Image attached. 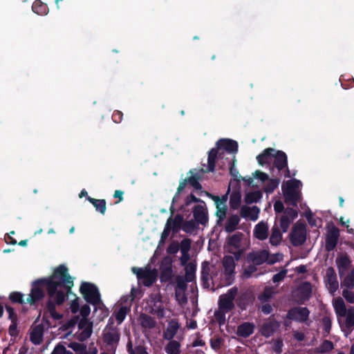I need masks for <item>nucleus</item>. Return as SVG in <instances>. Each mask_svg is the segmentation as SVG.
<instances>
[{
    "mask_svg": "<svg viewBox=\"0 0 354 354\" xmlns=\"http://www.w3.org/2000/svg\"><path fill=\"white\" fill-rule=\"evenodd\" d=\"M274 293V290L272 288H266L263 292L259 296V299L262 302L266 301L272 297Z\"/></svg>",
    "mask_w": 354,
    "mask_h": 354,
    "instance_id": "a19ab883",
    "label": "nucleus"
},
{
    "mask_svg": "<svg viewBox=\"0 0 354 354\" xmlns=\"http://www.w3.org/2000/svg\"><path fill=\"white\" fill-rule=\"evenodd\" d=\"M194 217L198 223L205 225L207 222V213L203 205H198L195 207Z\"/></svg>",
    "mask_w": 354,
    "mask_h": 354,
    "instance_id": "393cba45",
    "label": "nucleus"
},
{
    "mask_svg": "<svg viewBox=\"0 0 354 354\" xmlns=\"http://www.w3.org/2000/svg\"><path fill=\"white\" fill-rule=\"evenodd\" d=\"M301 183L296 179L289 180L282 185L283 194L286 203L296 205L301 199Z\"/></svg>",
    "mask_w": 354,
    "mask_h": 354,
    "instance_id": "39448f33",
    "label": "nucleus"
},
{
    "mask_svg": "<svg viewBox=\"0 0 354 354\" xmlns=\"http://www.w3.org/2000/svg\"><path fill=\"white\" fill-rule=\"evenodd\" d=\"M239 216L234 215L228 218L225 224V230L228 232L234 231L239 223Z\"/></svg>",
    "mask_w": 354,
    "mask_h": 354,
    "instance_id": "473e14b6",
    "label": "nucleus"
},
{
    "mask_svg": "<svg viewBox=\"0 0 354 354\" xmlns=\"http://www.w3.org/2000/svg\"><path fill=\"white\" fill-rule=\"evenodd\" d=\"M237 294V289L232 288L230 289L225 294L220 296L218 300V310L216 312L215 315L218 319H222L223 315L230 312L234 306V299Z\"/></svg>",
    "mask_w": 354,
    "mask_h": 354,
    "instance_id": "0eeeda50",
    "label": "nucleus"
},
{
    "mask_svg": "<svg viewBox=\"0 0 354 354\" xmlns=\"http://www.w3.org/2000/svg\"><path fill=\"white\" fill-rule=\"evenodd\" d=\"M138 322L142 327L148 329L153 328L156 325L154 319L145 314H141L140 315Z\"/></svg>",
    "mask_w": 354,
    "mask_h": 354,
    "instance_id": "bb28decb",
    "label": "nucleus"
},
{
    "mask_svg": "<svg viewBox=\"0 0 354 354\" xmlns=\"http://www.w3.org/2000/svg\"><path fill=\"white\" fill-rule=\"evenodd\" d=\"M80 291L88 302L97 304L100 301V293L93 284L87 282L82 283Z\"/></svg>",
    "mask_w": 354,
    "mask_h": 354,
    "instance_id": "9d476101",
    "label": "nucleus"
},
{
    "mask_svg": "<svg viewBox=\"0 0 354 354\" xmlns=\"http://www.w3.org/2000/svg\"><path fill=\"white\" fill-rule=\"evenodd\" d=\"M146 310L149 313L155 315L158 318H164L167 317L168 309L166 305L162 301L161 296L156 293L150 296L147 301Z\"/></svg>",
    "mask_w": 354,
    "mask_h": 354,
    "instance_id": "423d86ee",
    "label": "nucleus"
},
{
    "mask_svg": "<svg viewBox=\"0 0 354 354\" xmlns=\"http://www.w3.org/2000/svg\"><path fill=\"white\" fill-rule=\"evenodd\" d=\"M212 198L215 202L216 207V215L218 217L219 220H223L225 217L227 206V195L223 196L222 198L212 196Z\"/></svg>",
    "mask_w": 354,
    "mask_h": 354,
    "instance_id": "6ab92c4d",
    "label": "nucleus"
},
{
    "mask_svg": "<svg viewBox=\"0 0 354 354\" xmlns=\"http://www.w3.org/2000/svg\"><path fill=\"white\" fill-rule=\"evenodd\" d=\"M250 245L248 236L242 233H236L228 238L225 250L232 254L236 260L239 259L241 254L249 248Z\"/></svg>",
    "mask_w": 354,
    "mask_h": 354,
    "instance_id": "7ed1b4c3",
    "label": "nucleus"
},
{
    "mask_svg": "<svg viewBox=\"0 0 354 354\" xmlns=\"http://www.w3.org/2000/svg\"><path fill=\"white\" fill-rule=\"evenodd\" d=\"M198 176H192L189 177L187 180L181 182L177 189V192L173 198V203L177 202L179 199L180 193L185 189L187 182H188L196 189H201V185L198 182Z\"/></svg>",
    "mask_w": 354,
    "mask_h": 354,
    "instance_id": "f3484780",
    "label": "nucleus"
},
{
    "mask_svg": "<svg viewBox=\"0 0 354 354\" xmlns=\"http://www.w3.org/2000/svg\"><path fill=\"white\" fill-rule=\"evenodd\" d=\"M262 197V194L260 191L250 192L246 194L245 196V201L247 203H253L258 202Z\"/></svg>",
    "mask_w": 354,
    "mask_h": 354,
    "instance_id": "2f4dec72",
    "label": "nucleus"
},
{
    "mask_svg": "<svg viewBox=\"0 0 354 354\" xmlns=\"http://www.w3.org/2000/svg\"><path fill=\"white\" fill-rule=\"evenodd\" d=\"M237 142L230 139H221L216 143V149H212L209 152L207 162L208 168L206 171H212L215 167V161L217 155L219 156L224 153V151L228 153H234L237 151Z\"/></svg>",
    "mask_w": 354,
    "mask_h": 354,
    "instance_id": "f03ea898",
    "label": "nucleus"
},
{
    "mask_svg": "<svg viewBox=\"0 0 354 354\" xmlns=\"http://www.w3.org/2000/svg\"><path fill=\"white\" fill-rule=\"evenodd\" d=\"M297 216V212L293 209H286L280 219V227L283 232H286L290 223Z\"/></svg>",
    "mask_w": 354,
    "mask_h": 354,
    "instance_id": "dca6fc26",
    "label": "nucleus"
},
{
    "mask_svg": "<svg viewBox=\"0 0 354 354\" xmlns=\"http://www.w3.org/2000/svg\"><path fill=\"white\" fill-rule=\"evenodd\" d=\"M6 310L8 313V317L11 321V324L8 328V333L11 337L15 338L19 333L17 324V315L15 313L14 310L10 306L6 307Z\"/></svg>",
    "mask_w": 354,
    "mask_h": 354,
    "instance_id": "5701e85b",
    "label": "nucleus"
},
{
    "mask_svg": "<svg viewBox=\"0 0 354 354\" xmlns=\"http://www.w3.org/2000/svg\"><path fill=\"white\" fill-rule=\"evenodd\" d=\"M254 328L253 324L246 322L239 326L237 333L241 337H246L254 332Z\"/></svg>",
    "mask_w": 354,
    "mask_h": 354,
    "instance_id": "c85d7f7f",
    "label": "nucleus"
},
{
    "mask_svg": "<svg viewBox=\"0 0 354 354\" xmlns=\"http://www.w3.org/2000/svg\"><path fill=\"white\" fill-rule=\"evenodd\" d=\"M24 295L19 292H12L10 294L9 298L13 302L23 304L25 302Z\"/></svg>",
    "mask_w": 354,
    "mask_h": 354,
    "instance_id": "c03bdc74",
    "label": "nucleus"
},
{
    "mask_svg": "<svg viewBox=\"0 0 354 354\" xmlns=\"http://www.w3.org/2000/svg\"><path fill=\"white\" fill-rule=\"evenodd\" d=\"M268 181V185L265 187V191L266 192H272L274 191L275 188H277L279 184V180L278 179H269Z\"/></svg>",
    "mask_w": 354,
    "mask_h": 354,
    "instance_id": "a18cd8bd",
    "label": "nucleus"
},
{
    "mask_svg": "<svg viewBox=\"0 0 354 354\" xmlns=\"http://www.w3.org/2000/svg\"><path fill=\"white\" fill-rule=\"evenodd\" d=\"M176 297L178 303L183 304L187 302V298L183 292L181 290H176Z\"/></svg>",
    "mask_w": 354,
    "mask_h": 354,
    "instance_id": "864d4df0",
    "label": "nucleus"
},
{
    "mask_svg": "<svg viewBox=\"0 0 354 354\" xmlns=\"http://www.w3.org/2000/svg\"><path fill=\"white\" fill-rule=\"evenodd\" d=\"M345 326L351 330L354 326V308L350 307L346 314Z\"/></svg>",
    "mask_w": 354,
    "mask_h": 354,
    "instance_id": "72a5a7b5",
    "label": "nucleus"
},
{
    "mask_svg": "<svg viewBox=\"0 0 354 354\" xmlns=\"http://www.w3.org/2000/svg\"><path fill=\"white\" fill-rule=\"evenodd\" d=\"M127 351L129 354H147L143 347L138 346L135 349H133L131 342L128 343Z\"/></svg>",
    "mask_w": 354,
    "mask_h": 354,
    "instance_id": "49530a36",
    "label": "nucleus"
},
{
    "mask_svg": "<svg viewBox=\"0 0 354 354\" xmlns=\"http://www.w3.org/2000/svg\"><path fill=\"white\" fill-rule=\"evenodd\" d=\"M43 339V328L40 326H37L32 328L30 333L31 342L37 345L39 344Z\"/></svg>",
    "mask_w": 354,
    "mask_h": 354,
    "instance_id": "cd10ccee",
    "label": "nucleus"
},
{
    "mask_svg": "<svg viewBox=\"0 0 354 354\" xmlns=\"http://www.w3.org/2000/svg\"><path fill=\"white\" fill-rule=\"evenodd\" d=\"M312 294L310 283L305 282L301 284L292 293V297L298 303H304L308 300Z\"/></svg>",
    "mask_w": 354,
    "mask_h": 354,
    "instance_id": "ddd939ff",
    "label": "nucleus"
},
{
    "mask_svg": "<svg viewBox=\"0 0 354 354\" xmlns=\"http://www.w3.org/2000/svg\"><path fill=\"white\" fill-rule=\"evenodd\" d=\"M322 323L326 333H328L331 328V320L328 317H324L322 319Z\"/></svg>",
    "mask_w": 354,
    "mask_h": 354,
    "instance_id": "3c124183",
    "label": "nucleus"
},
{
    "mask_svg": "<svg viewBox=\"0 0 354 354\" xmlns=\"http://www.w3.org/2000/svg\"><path fill=\"white\" fill-rule=\"evenodd\" d=\"M178 328V323L175 320H171L169 323L167 330L165 333V337L168 339L173 338L174 336L176 334Z\"/></svg>",
    "mask_w": 354,
    "mask_h": 354,
    "instance_id": "7c9ffc66",
    "label": "nucleus"
},
{
    "mask_svg": "<svg viewBox=\"0 0 354 354\" xmlns=\"http://www.w3.org/2000/svg\"><path fill=\"white\" fill-rule=\"evenodd\" d=\"M78 330L75 333L76 338L80 341L88 339L91 333L93 324L87 319H82L77 325Z\"/></svg>",
    "mask_w": 354,
    "mask_h": 354,
    "instance_id": "4468645a",
    "label": "nucleus"
},
{
    "mask_svg": "<svg viewBox=\"0 0 354 354\" xmlns=\"http://www.w3.org/2000/svg\"><path fill=\"white\" fill-rule=\"evenodd\" d=\"M68 346L72 348L73 350L75 351H80L83 349V346L82 344L76 343V342H72Z\"/></svg>",
    "mask_w": 354,
    "mask_h": 354,
    "instance_id": "680f3d73",
    "label": "nucleus"
},
{
    "mask_svg": "<svg viewBox=\"0 0 354 354\" xmlns=\"http://www.w3.org/2000/svg\"><path fill=\"white\" fill-rule=\"evenodd\" d=\"M268 223L264 221H261L254 226L253 235L259 240H265L268 236Z\"/></svg>",
    "mask_w": 354,
    "mask_h": 354,
    "instance_id": "4be33fe9",
    "label": "nucleus"
},
{
    "mask_svg": "<svg viewBox=\"0 0 354 354\" xmlns=\"http://www.w3.org/2000/svg\"><path fill=\"white\" fill-rule=\"evenodd\" d=\"M51 354H73V353L67 351L64 346L59 344L54 348Z\"/></svg>",
    "mask_w": 354,
    "mask_h": 354,
    "instance_id": "8fccbe9b",
    "label": "nucleus"
},
{
    "mask_svg": "<svg viewBox=\"0 0 354 354\" xmlns=\"http://www.w3.org/2000/svg\"><path fill=\"white\" fill-rule=\"evenodd\" d=\"M306 239V230L305 225L297 223L290 234V240L293 245H302Z\"/></svg>",
    "mask_w": 354,
    "mask_h": 354,
    "instance_id": "9b49d317",
    "label": "nucleus"
},
{
    "mask_svg": "<svg viewBox=\"0 0 354 354\" xmlns=\"http://www.w3.org/2000/svg\"><path fill=\"white\" fill-rule=\"evenodd\" d=\"M258 162L263 165V164L274 162L276 167L279 170L287 165V157L285 153L268 148L265 149L262 153L257 157Z\"/></svg>",
    "mask_w": 354,
    "mask_h": 354,
    "instance_id": "20e7f679",
    "label": "nucleus"
},
{
    "mask_svg": "<svg viewBox=\"0 0 354 354\" xmlns=\"http://www.w3.org/2000/svg\"><path fill=\"white\" fill-rule=\"evenodd\" d=\"M333 348V344L331 342L325 340L322 344L317 348L319 353H327L330 351Z\"/></svg>",
    "mask_w": 354,
    "mask_h": 354,
    "instance_id": "37998d69",
    "label": "nucleus"
},
{
    "mask_svg": "<svg viewBox=\"0 0 354 354\" xmlns=\"http://www.w3.org/2000/svg\"><path fill=\"white\" fill-rule=\"evenodd\" d=\"M282 342L280 341V340H277L274 342V351L277 353H280L281 352V348H282Z\"/></svg>",
    "mask_w": 354,
    "mask_h": 354,
    "instance_id": "338daca9",
    "label": "nucleus"
},
{
    "mask_svg": "<svg viewBox=\"0 0 354 354\" xmlns=\"http://www.w3.org/2000/svg\"><path fill=\"white\" fill-rule=\"evenodd\" d=\"M248 259L254 264H261L263 262L268 261L272 264L276 261H279L282 259L281 254H276L273 257L269 258V254L267 250H261L253 252L248 254Z\"/></svg>",
    "mask_w": 354,
    "mask_h": 354,
    "instance_id": "1a4fd4ad",
    "label": "nucleus"
},
{
    "mask_svg": "<svg viewBox=\"0 0 354 354\" xmlns=\"http://www.w3.org/2000/svg\"><path fill=\"white\" fill-rule=\"evenodd\" d=\"M165 350L168 354H178L180 352V344L176 341H171L169 342Z\"/></svg>",
    "mask_w": 354,
    "mask_h": 354,
    "instance_id": "4c0bfd02",
    "label": "nucleus"
},
{
    "mask_svg": "<svg viewBox=\"0 0 354 354\" xmlns=\"http://www.w3.org/2000/svg\"><path fill=\"white\" fill-rule=\"evenodd\" d=\"M259 212L260 209L257 206H243L241 209V216L252 221H256L258 219Z\"/></svg>",
    "mask_w": 354,
    "mask_h": 354,
    "instance_id": "b1692460",
    "label": "nucleus"
},
{
    "mask_svg": "<svg viewBox=\"0 0 354 354\" xmlns=\"http://www.w3.org/2000/svg\"><path fill=\"white\" fill-rule=\"evenodd\" d=\"M308 315L309 310L306 308H295L288 313V318L300 322L306 321Z\"/></svg>",
    "mask_w": 354,
    "mask_h": 354,
    "instance_id": "aec40b11",
    "label": "nucleus"
},
{
    "mask_svg": "<svg viewBox=\"0 0 354 354\" xmlns=\"http://www.w3.org/2000/svg\"><path fill=\"white\" fill-rule=\"evenodd\" d=\"M274 211L277 213L281 212L283 209V205L281 201H277L274 204Z\"/></svg>",
    "mask_w": 354,
    "mask_h": 354,
    "instance_id": "bf43d9fd",
    "label": "nucleus"
},
{
    "mask_svg": "<svg viewBox=\"0 0 354 354\" xmlns=\"http://www.w3.org/2000/svg\"><path fill=\"white\" fill-rule=\"evenodd\" d=\"M194 228V225L192 222H187L183 225V230L187 232H192Z\"/></svg>",
    "mask_w": 354,
    "mask_h": 354,
    "instance_id": "052dcab7",
    "label": "nucleus"
},
{
    "mask_svg": "<svg viewBox=\"0 0 354 354\" xmlns=\"http://www.w3.org/2000/svg\"><path fill=\"white\" fill-rule=\"evenodd\" d=\"M324 282L329 292L334 295L339 288V282L335 270L333 267H328L326 270Z\"/></svg>",
    "mask_w": 354,
    "mask_h": 354,
    "instance_id": "f8f14e48",
    "label": "nucleus"
},
{
    "mask_svg": "<svg viewBox=\"0 0 354 354\" xmlns=\"http://www.w3.org/2000/svg\"><path fill=\"white\" fill-rule=\"evenodd\" d=\"M351 260L345 254L338 255L335 259V264L340 277L345 274L346 272L351 267Z\"/></svg>",
    "mask_w": 354,
    "mask_h": 354,
    "instance_id": "a211bd4d",
    "label": "nucleus"
},
{
    "mask_svg": "<svg viewBox=\"0 0 354 354\" xmlns=\"http://www.w3.org/2000/svg\"><path fill=\"white\" fill-rule=\"evenodd\" d=\"M339 236V230L336 227L333 225L328 227L326 237V250L330 251L335 248L337 245Z\"/></svg>",
    "mask_w": 354,
    "mask_h": 354,
    "instance_id": "2eb2a0df",
    "label": "nucleus"
},
{
    "mask_svg": "<svg viewBox=\"0 0 354 354\" xmlns=\"http://www.w3.org/2000/svg\"><path fill=\"white\" fill-rule=\"evenodd\" d=\"M89 201L95 206L97 211H99L102 214H104L106 211V202L104 200L90 198Z\"/></svg>",
    "mask_w": 354,
    "mask_h": 354,
    "instance_id": "58836bf2",
    "label": "nucleus"
},
{
    "mask_svg": "<svg viewBox=\"0 0 354 354\" xmlns=\"http://www.w3.org/2000/svg\"><path fill=\"white\" fill-rule=\"evenodd\" d=\"M91 309L90 307L87 305H84L82 306L80 309V314L82 316V319H87L86 317L90 314Z\"/></svg>",
    "mask_w": 354,
    "mask_h": 354,
    "instance_id": "5fc2aeb1",
    "label": "nucleus"
},
{
    "mask_svg": "<svg viewBox=\"0 0 354 354\" xmlns=\"http://www.w3.org/2000/svg\"><path fill=\"white\" fill-rule=\"evenodd\" d=\"M171 230L172 229L171 228V221H167L165 229L162 233V239L167 238L169 234L170 230Z\"/></svg>",
    "mask_w": 354,
    "mask_h": 354,
    "instance_id": "4d7b16f0",
    "label": "nucleus"
},
{
    "mask_svg": "<svg viewBox=\"0 0 354 354\" xmlns=\"http://www.w3.org/2000/svg\"><path fill=\"white\" fill-rule=\"evenodd\" d=\"M333 306L337 317H343L346 316L348 309H346L345 303L342 297L334 299Z\"/></svg>",
    "mask_w": 354,
    "mask_h": 354,
    "instance_id": "a878e982",
    "label": "nucleus"
},
{
    "mask_svg": "<svg viewBox=\"0 0 354 354\" xmlns=\"http://www.w3.org/2000/svg\"><path fill=\"white\" fill-rule=\"evenodd\" d=\"M129 311L128 308L123 306L121 307L118 311L115 313V318L118 322V324H121L125 319V317Z\"/></svg>",
    "mask_w": 354,
    "mask_h": 354,
    "instance_id": "79ce46f5",
    "label": "nucleus"
},
{
    "mask_svg": "<svg viewBox=\"0 0 354 354\" xmlns=\"http://www.w3.org/2000/svg\"><path fill=\"white\" fill-rule=\"evenodd\" d=\"M73 286V279L68 274V269L61 265L54 270L53 275L48 279H41L32 283L30 293L26 302L33 304L44 296V288L46 287L49 297L57 304L65 299V291Z\"/></svg>",
    "mask_w": 354,
    "mask_h": 354,
    "instance_id": "f257e3e1",
    "label": "nucleus"
},
{
    "mask_svg": "<svg viewBox=\"0 0 354 354\" xmlns=\"http://www.w3.org/2000/svg\"><path fill=\"white\" fill-rule=\"evenodd\" d=\"M235 257L226 255L224 257L223 263L226 273L230 274L235 268Z\"/></svg>",
    "mask_w": 354,
    "mask_h": 354,
    "instance_id": "c756f323",
    "label": "nucleus"
},
{
    "mask_svg": "<svg viewBox=\"0 0 354 354\" xmlns=\"http://www.w3.org/2000/svg\"><path fill=\"white\" fill-rule=\"evenodd\" d=\"M210 343L212 348L214 350H217L221 346V339L218 337L214 338L211 339Z\"/></svg>",
    "mask_w": 354,
    "mask_h": 354,
    "instance_id": "6e6d98bb",
    "label": "nucleus"
},
{
    "mask_svg": "<svg viewBox=\"0 0 354 354\" xmlns=\"http://www.w3.org/2000/svg\"><path fill=\"white\" fill-rule=\"evenodd\" d=\"M261 310L264 314L268 315L272 312V308L270 304H266L261 306Z\"/></svg>",
    "mask_w": 354,
    "mask_h": 354,
    "instance_id": "69168bd1",
    "label": "nucleus"
},
{
    "mask_svg": "<svg viewBox=\"0 0 354 354\" xmlns=\"http://www.w3.org/2000/svg\"><path fill=\"white\" fill-rule=\"evenodd\" d=\"M286 273H287L286 270H283V271L274 274L272 277L273 281L279 282V281H281L286 275Z\"/></svg>",
    "mask_w": 354,
    "mask_h": 354,
    "instance_id": "13d9d810",
    "label": "nucleus"
},
{
    "mask_svg": "<svg viewBox=\"0 0 354 354\" xmlns=\"http://www.w3.org/2000/svg\"><path fill=\"white\" fill-rule=\"evenodd\" d=\"M190 249V241L189 240H183L180 243L181 253H189Z\"/></svg>",
    "mask_w": 354,
    "mask_h": 354,
    "instance_id": "603ef678",
    "label": "nucleus"
},
{
    "mask_svg": "<svg viewBox=\"0 0 354 354\" xmlns=\"http://www.w3.org/2000/svg\"><path fill=\"white\" fill-rule=\"evenodd\" d=\"M167 221H171V228L172 229V230L177 231L183 223V218L182 216L178 214L175 216L174 219L169 218Z\"/></svg>",
    "mask_w": 354,
    "mask_h": 354,
    "instance_id": "ea45409f",
    "label": "nucleus"
},
{
    "mask_svg": "<svg viewBox=\"0 0 354 354\" xmlns=\"http://www.w3.org/2000/svg\"><path fill=\"white\" fill-rule=\"evenodd\" d=\"M282 235L277 227H272L270 242L272 245H277L281 241Z\"/></svg>",
    "mask_w": 354,
    "mask_h": 354,
    "instance_id": "f704fd0d",
    "label": "nucleus"
},
{
    "mask_svg": "<svg viewBox=\"0 0 354 354\" xmlns=\"http://www.w3.org/2000/svg\"><path fill=\"white\" fill-rule=\"evenodd\" d=\"M253 176L254 178L260 180L262 183H265L269 180L268 174L260 171H256L253 174Z\"/></svg>",
    "mask_w": 354,
    "mask_h": 354,
    "instance_id": "09e8293b",
    "label": "nucleus"
},
{
    "mask_svg": "<svg viewBox=\"0 0 354 354\" xmlns=\"http://www.w3.org/2000/svg\"><path fill=\"white\" fill-rule=\"evenodd\" d=\"M48 308H49V312H50V315L54 319H58L61 318V316L55 311V309H54V307L53 305L50 304Z\"/></svg>",
    "mask_w": 354,
    "mask_h": 354,
    "instance_id": "0e129e2a",
    "label": "nucleus"
},
{
    "mask_svg": "<svg viewBox=\"0 0 354 354\" xmlns=\"http://www.w3.org/2000/svg\"><path fill=\"white\" fill-rule=\"evenodd\" d=\"M241 196L239 192L232 193L230 198V205L231 208L237 209L241 203Z\"/></svg>",
    "mask_w": 354,
    "mask_h": 354,
    "instance_id": "c9c22d12",
    "label": "nucleus"
},
{
    "mask_svg": "<svg viewBox=\"0 0 354 354\" xmlns=\"http://www.w3.org/2000/svg\"><path fill=\"white\" fill-rule=\"evenodd\" d=\"M104 341L111 346L115 348L120 339V334L115 328H106L104 333Z\"/></svg>",
    "mask_w": 354,
    "mask_h": 354,
    "instance_id": "412c9836",
    "label": "nucleus"
},
{
    "mask_svg": "<svg viewBox=\"0 0 354 354\" xmlns=\"http://www.w3.org/2000/svg\"><path fill=\"white\" fill-rule=\"evenodd\" d=\"M132 272L136 274L140 283L146 286H150L156 280L157 271L148 268H132Z\"/></svg>",
    "mask_w": 354,
    "mask_h": 354,
    "instance_id": "6e6552de",
    "label": "nucleus"
},
{
    "mask_svg": "<svg viewBox=\"0 0 354 354\" xmlns=\"http://www.w3.org/2000/svg\"><path fill=\"white\" fill-rule=\"evenodd\" d=\"M342 296L348 302L354 304V292L346 288L342 291Z\"/></svg>",
    "mask_w": 354,
    "mask_h": 354,
    "instance_id": "de8ad7c7",
    "label": "nucleus"
},
{
    "mask_svg": "<svg viewBox=\"0 0 354 354\" xmlns=\"http://www.w3.org/2000/svg\"><path fill=\"white\" fill-rule=\"evenodd\" d=\"M342 286L348 289H352L354 287V270H352L343 280Z\"/></svg>",
    "mask_w": 354,
    "mask_h": 354,
    "instance_id": "e433bc0d",
    "label": "nucleus"
},
{
    "mask_svg": "<svg viewBox=\"0 0 354 354\" xmlns=\"http://www.w3.org/2000/svg\"><path fill=\"white\" fill-rule=\"evenodd\" d=\"M71 309L73 313H77L79 309V304L77 302V299H74L72 301L71 304Z\"/></svg>",
    "mask_w": 354,
    "mask_h": 354,
    "instance_id": "e2e57ef3",
    "label": "nucleus"
},
{
    "mask_svg": "<svg viewBox=\"0 0 354 354\" xmlns=\"http://www.w3.org/2000/svg\"><path fill=\"white\" fill-rule=\"evenodd\" d=\"M82 354H97V349L95 347L89 348L88 350H84Z\"/></svg>",
    "mask_w": 354,
    "mask_h": 354,
    "instance_id": "774afa93",
    "label": "nucleus"
}]
</instances>
